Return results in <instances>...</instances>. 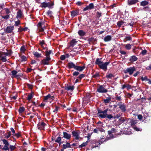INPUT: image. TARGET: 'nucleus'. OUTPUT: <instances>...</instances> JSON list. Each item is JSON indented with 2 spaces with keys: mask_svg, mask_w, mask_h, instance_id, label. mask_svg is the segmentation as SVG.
Returning <instances> with one entry per match:
<instances>
[{
  "mask_svg": "<svg viewBox=\"0 0 151 151\" xmlns=\"http://www.w3.org/2000/svg\"><path fill=\"white\" fill-rule=\"evenodd\" d=\"M7 52H4V55L6 56H10L12 54L13 52L11 50H7Z\"/></svg>",
  "mask_w": 151,
  "mask_h": 151,
  "instance_id": "nucleus-27",
  "label": "nucleus"
},
{
  "mask_svg": "<svg viewBox=\"0 0 151 151\" xmlns=\"http://www.w3.org/2000/svg\"><path fill=\"white\" fill-rule=\"evenodd\" d=\"M117 132L116 129L114 128H112L111 130H109L108 133L109 135V137L110 138H114V135L112 133H115Z\"/></svg>",
  "mask_w": 151,
  "mask_h": 151,
  "instance_id": "nucleus-13",
  "label": "nucleus"
},
{
  "mask_svg": "<svg viewBox=\"0 0 151 151\" xmlns=\"http://www.w3.org/2000/svg\"><path fill=\"white\" fill-rule=\"evenodd\" d=\"M46 124L43 122H41L38 123L37 124V128L38 129L41 130H44Z\"/></svg>",
  "mask_w": 151,
  "mask_h": 151,
  "instance_id": "nucleus-9",
  "label": "nucleus"
},
{
  "mask_svg": "<svg viewBox=\"0 0 151 151\" xmlns=\"http://www.w3.org/2000/svg\"><path fill=\"white\" fill-rule=\"evenodd\" d=\"M96 128L101 132H104V130L103 129L102 125L101 126L97 125L96 127Z\"/></svg>",
  "mask_w": 151,
  "mask_h": 151,
  "instance_id": "nucleus-32",
  "label": "nucleus"
},
{
  "mask_svg": "<svg viewBox=\"0 0 151 151\" xmlns=\"http://www.w3.org/2000/svg\"><path fill=\"white\" fill-rule=\"evenodd\" d=\"M88 41L89 42V44H90L91 42L94 43L95 41H96V39L93 37H91L88 40Z\"/></svg>",
  "mask_w": 151,
  "mask_h": 151,
  "instance_id": "nucleus-29",
  "label": "nucleus"
},
{
  "mask_svg": "<svg viewBox=\"0 0 151 151\" xmlns=\"http://www.w3.org/2000/svg\"><path fill=\"white\" fill-rule=\"evenodd\" d=\"M89 9H91L94 8V6L93 3H91L89 4L88 6Z\"/></svg>",
  "mask_w": 151,
  "mask_h": 151,
  "instance_id": "nucleus-51",
  "label": "nucleus"
},
{
  "mask_svg": "<svg viewBox=\"0 0 151 151\" xmlns=\"http://www.w3.org/2000/svg\"><path fill=\"white\" fill-rule=\"evenodd\" d=\"M100 76V74L98 72H96L95 74L93 75L92 77L93 78H99Z\"/></svg>",
  "mask_w": 151,
  "mask_h": 151,
  "instance_id": "nucleus-36",
  "label": "nucleus"
},
{
  "mask_svg": "<svg viewBox=\"0 0 151 151\" xmlns=\"http://www.w3.org/2000/svg\"><path fill=\"white\" fill-rule=\"evenodd\" d=\"M79 74V73L78 71H75L73 73V76H78Z\"/></svg>",
  "mask_w": 151,
  "mask_h": 151,
  "instance_id": "nucleus-60",
  "label": "nucleus"
},
{
  "mask_svg": "<svg viewBox=\"0 0 151 151\" xmlns=\"http://www.w3.org/2000/svg\"><path fill=\"white\" fill-rule=\"evenodd\" d=\"M55 142L58 143L59 145L63 143V142H61V137H59L56 139Z\"/></svg>",
  "mask_w": 151,
  "mask_h": 151,
  "instance_id": "nucleus-26",
  "label": "nucleus"
},
{
  "mask_svg": "<svg viewBox=\"0 0 151 151\" xmlns=\"http://www.w3.org/2000/svg\"><path fill=\"white\" fill-rule=\"evenodd\" d=\"M66 144H63V145L62 148L63 149H65L67 148H71V145H70V143L67 141L65 142Z\"/></svg>",
  "mask_w": 151,
  "mask_h": 151,
  "instance_id": "nucleus-19",
  "label": "nucleus"
},
{
  "mask_svg": "<svg viewBox=\"0 0 151 151\" xmlns=\"http://www.w3.org/2000/svg\"><path fill=\"white\" fill-rule=\"evenodd\" d=\"M53 98V96H51L50 94H49L47 96H44V100L45 101H46V100H47L49 99H52Z\"/></svg>",
  "mask_w": 151,
  "mask_h": 151,
  "instance_id": "nucleus-30",
  "label": "nucleus"
},
{
  "mask_svg": "<svg viewBox=\"0 0 151 151\" xmlns=\"http://www.w3.org/2000/svg\"><path fill=\"white\" fill-rule=\"evenodd\" d=\"M124 46L125 48L127 50H130L132 48L131 45L129 44L124 45Z\"/></svg>",
  "mask_w": 151,
  "mask_h": 151,
  "instance_id": "nucleus-34",
  "label": "nucleus"
},
{
  "mask_svg": "<svg viewBox=\"0 0 151 151\" xmlns=\"http://www.w3.org/2000/svg\"><path fill=\"white\" fill-rule=\"evenodd\" d=\"M138 1V0H128V4L129 5H131L135 4Z\"/></svg>",
  "mask_w": 151,
  "mask_h": 151,
  "instance_id": "nucleus-20",
  "label": "nucleus"
},
{
  "mask_svg": "<svg viewBox=\"0 0 151 151\" xmlns=\"http://www.w3.org/2000/svg\"><path fill=\"white\" fill-rule=\"evenodd\" d=\"M135 70L136 68L134 66L130 67L124 70V72L126 74L128 73L130 75H132Z\"/></svg>",
  "mask_w": 151,
  "mask_h": 151,
  "instance_id": "nucleus-4",
  "label": "nucleus"
},
{
  "mask_svg": "<svg viewBox=\"0 0 151 151\" xmlns=\"http://www.w3.org/2000/svg\"><path fill=\"white\" fill-rule=\"evenodd\" d=\"M78 42V41L76 40V39H73L68 43V48H69L71 47H73L74 46L77 44Z\"/></svg>",
  "mask_w": 151,
  "mask_h": 151,
  "instance_id": "nucleus-8",
  "label": "nucleus"
},
{
  "mask_svg": "<svg viewBox=\"0 0 151 151\" xmlns=\"http://www.w3.org/2000/svg\"><path fill=\"white\" fill-rule=\"evenodd\" d=\"M65 55H62L60 57V59L62 60H65Z\"/></svg>",
  "mask_w": 151,
  "mask_h": 151,
  "instance_id": "nucleus-64",
  "label": "nucleus"
},
{
  "mask_svg": "<svg viewBox=\"0 0 151 151\" xmlns=\"http://www.w3.org/2000/svg\"><path fill=\"white\" fill-rule=\"evenodd\" d=\"M133 128L134 130H135L136 131H142V129L138 128L135 126L133 127Z\"/></svg>",
  "mask_w": 151,
  "mask_h": 151,
  "instance_id": "nucleus-49",
  "label": "nucleus"
},
{
  "mask_svg": "<svg viewBox=\"0 0 151 151\" xmlns=\"http://www.w3.org/2000/svg\"><path fill=\"white\" fill-rule=\"evenodd\" d=\"M130 123L131 126L133 127L137 123V122L136 120H132L130 122Z\"/></svg>",
  "mask_w": 151,
  "mask_h": 151,
  "instance_id": "nucleus-40",
  "label": "nucleus"
},
{
  "mask_svg": "<svg viewBox=\"0 0 151 151\" xmlns=\"http://www.w3.org/2000/svg\"><path fill=\"white\" fill-rule=\"evenodd\" d=\"M21 61L22 62L23 61H26L27 60L26 57L24 55H22L21 57Z\"/></svg>",
  "mask_w": 151,
  "mask_h": 151,
  "instance_id": "nucleus-52",
  "label": "nucleus"
},
{
  "mask_svg": "<svg viewBox=\"0 0 151 151\" xmlns=\"http://www.w3.org/2000/svg\"><path fill=\"white\" fill-rule=\"evenodd\" d=\"M0 60H1L3 62H6L7 61L6 59V56H3L0 59Z\"/></svg>",
  "mask_w": 151,
  "mask_h": 151,
  "instance_id": "nucleus-47",
  "label": "nucleus"
},
{
  "mask_svg": "<svg viewBox=\"0 0 151 151\" xmlns=\"http://www.w3.org/2000/svg\"><path fill=\"white\" fill-rule=\"evenodd\" d=\"M149 4L148 1H142L140 3V5L141 6H144L147 5Z\"/></svg>",
  "mask_w": 151,
  "mask_h": 151,
  "instance_id": "nucleus-35",
  "label": "nucleus"
},
{
  "mask_svg": "<svg viewBox=\"0 0 151 151\" xmlns=\"http://www.w3.org/2000/svg\"><path fill=\"white\" fill-rule=\"evenodd\" d=\"M76 66L75 64L72 62H70L68 63V67L69 69L73 68L75 69Z\"/></svg>",
  "mask_w": 151,
  "mask_h": 151,
  "instance_id": "nucleus-16",
  "label": "nucleus"
},
{
  "mask_svg": "<svg viewBox=\"0 0 151 151\" xmlns=\"http://www.w3.org/2000/svg\"><path fill=\"white\" fill-rule=\"evenodd\" d=\"M63 136L62 138H65L67 139H70L71 137V135L70 134L68 133H67L64 132H63Z\"/></svg>",
  "mask_w": 151,
  "mask_h": 151,
  "instance_id": "nucleus-15",
  "label": "nucleus"
},
{
  "mask_svg": "<svg viewBox=\"0 0 151 151\" xmlns=\"http://www.w3.org/2000/svg\"><path fill=\"white\" fill-rule=\"evenodd\" d=\"M43 23L42 22H39L37 24V26L38 28L39 31V32H42L44 31V28H45V26L42 27V25H44Z\"/></svg>",
  "mask_w": 151,
  "mask_h": 151,
  "instance_id": "nucleus-10",
  "label": "nucleus"
},
{
  "mask_svg": "<svg viewBox=\"0 0 151 151\" xmlns=\"http://www.w3.org/2000/svg\"><path fill=\"white\" fill-rule=\"evenodd\" d=\"M122 103V102L119 103L117 104V105L119 106V108L121 109L122 112H125L126 111V106L124 104H121Z\"/></svg>",
  "mask_w": 151,
  "mask_h": 151,
  "instance_id": "nucleus-11",
  "label": "nucleus"
},
{
  "mask_svg": "<svg viewBox=\"0 0 151 151\" xmlns=\"http://www.w3.org/2000/svg\"><path fill=\"white\" fill-rule=\"evenodd\" d=\"M40 45H41L42 48L44 49H45V48H47L46 47H44V45H46V44L45 43V41L42 40H40L39 41Z\"/></svg>",
  "mask_w": 151,
  "mask_h": 151,
  "instance_id": "nucleus-31",
  "label": "nucleus"
},
{
  "mask_svg": "<svg viewBox=\"0 0 151 151\" xmlns=\"http://www.w3.org/2000/svg\"><path fill=\"white\" fill-rule=\"evenodd\" d=\"M2 18L4 19H7L9 18V15L7 14V15L5 16H2Z\"/></svg>",
  "mask_w": 151,
  "mask_h": 151,
  "instance_id": "nucleus-59",
  "label": "nucleus"
},
{
  "mask_svg": "<svg viewBox=\"0 0 151 151\" xmlns=\"http://www.w3.org/2000/svg\"><path fill=\"white\" fill-rule=\"evenodd\" d=\"M64 88L67 91H72L74 89V86H68V85L67 84H65Z\"/></svg>",
  "mask_w": 151,
  "mask_h": 151,
  "instance_id": "nucleus-12",
  "label": "nucleus"
},
{
  "mask_svg": "<svg viewBox=\"0 0 151 151\" xmlns=\"http://www.w3.org/2000/svg\"><path fill=\"white\" fill-rule=\"evenodd\" d=\"M85 68V66L84 65H83L82 66L76 65L75 69L79 72H81Z\"/></svg>",
  "mask_w": 151,
  "mask_h": 151,
  "instance_id": "nucleus-18",
  "label": "nucleus"
},
{
  "mask_svg": "<svg viewBox=\"0 0 151 151\" xmlns=\"http://www.w3.org/2000/svg\"><path fill=\"white\" fill-rule=\"evenodd\" d=\"M98 113L97 114H99L98 115V117L101 118H106L107 119H108L110 120L111 119L113 118V116L112 114H107V111H110L108 108L105 109L104 111H102L99 108L97 109Z\"/></svg>",
  "mask_w": 151,
  "mask_h": 151,
  "instance_id": "nucleus-1",
  "label": "nucleus"
},
{
  "mask_svg": "<svg viewBox=\"0 0 151 151\" xmlns=\"http://www.w3.org/2000/svg\"><path fill=\"white\" fill-rule=\"evenodd\" d=\"M24 110L25 108L24 107H21L19 108V113H22Z\"/></svg>",
  "mask_w": 151,
  "mask_h": 151,
  "instance_id": "nucleus-45",
  "label": "nucleus"
},
{
  "mask_svg": "<svg viewBox=\"0 0 151 151\" xmlns=\"http://www.w3.org/2000/svg\"><path fill=\"white\" fill-rule=\"evenodd\" d=\"M119 121L121 124L124 123L125 121L124 117H122L119 119Z\"/></svg>",
  "mask_w": 151,
  "mask_h": 151,
  "instance_id": "nucleus-54",
  "label": "nucleus"
},
{
  "mask_svg": "<svg viewBox=\"0 0 151 151\" xmlns=\"http://www.w3.org/2000/svg\"><path fill=\"white\" fill-rule=\"evenodd\" d=\"M33 93V92H32L28 96V97L27 99V100L29 101L33 97V96L32 95Z\"/></svg>",
  "mask_w": 151,
  "mask_h": 151,
  "instance_id": "nucleus-43",
  "label": "nucleus"
},
{
  "mask_svg": "<svg viewBox=\"0 0 151 151\" xmlns=\"http://www.w3.org/2000/svg\"><path fill=\"white\" fill-rule=\"evenodd\" d=\"M9 148V149H10L11 151H13L16 149V147L15 146L10 145Z\"/></svg>",
  "mask_w": 151,
  "mask_h": 151,
  "instance_id": "nucleus-42",
  "label": "nucleus"
},
{
  "mask_svg": "<svg viewBox=\"0 0 151 151\" xmlns=\"http://www.w3.org/2000/svg\"><path fill=\"white\" fill-rule=\"evenodd\" d=\"M45 49L46 51L44 53L45 54V55L46 56V58L45 59L42 60L41 61L42 64L44 65L49 64V61L51 60L50 55L52 53V50H48V48H47Z\"/></svg>",
  "mask_w": 151,
  "mask_h": 151,
  "instance_id": "nucleus-2",
  "label": "nucleus"
},
{
  "mask_svg": "<svg viewBox=\"0 0 151 151\" xmlns=\"http://www.w3.org/2000/svg\"><path fill=\"white\" fill-rule=\"evenodd\" d=\"M13 29L14 26H8L6 29H4V31L6 33H11Z\"/></svg>",
  "mask_w": 151,
  "mask_h": 151,
  "instance_id": "nucleus-14",
  "label": "nucleus"
},
{
  "mask_svg": "<svg viewBox=\"0 0 151 151\" xmlns=\"http://www.w3.org/2000/svg\"><path fill=\"white\" fill-rule=\"evenodd\" d=\"M126 88L127 90L131 89L132 88V86L131 85L127 84Z\"/></svg>",
  "mask_w": 151,
  "mask_h": 151,
  "instance_id": "nucleus-62",
  "label": "nucleus"
},
{
  "mask_svg": "<svg viewBox=\"0 0 151 151\" xmlns=\"http://www.w3.org/2000/svg\"><path fill=\"white\" fill-rule=\"evenodd\" d=\"M115 98L116 100L119 101H121L122 100L121 96H118V95L115 97Z\"/></svg>",
  "mask_w": 151,
  "mask_h": 151,
  "instance_id": "nucleus-53",
  "label": "nucleus"
},
{
  "mask_svg": "<svg viewBox=\"0 0 151 151\" xmlns=\"http://www.w3.org/2000/svg\"><path fill=\"white\" fill-rule=\"evenodd\" d=\"M3 143L4 144V147L2 148V150L5 151L9 150V148L8 147L9 146H10L9 143L7 140L5 139H3L2 140Z\"/></svg>",
  "mask_w": 151,
  "mask_h": 151,
  "instance_id": "nucleus-6",
  "label": "nucleus"
},
{
  "mask_svg": "<svg viewBox=\"0 0 151 151\" xmlns=\"http://www.w3.org/2000/svg\"><path fill=\"white\" fill-rule=\"evenodd\" d=\"M124 23V22L122 20L119 21L117 23V25L118 27H120Z\"/></svg>",
  "mask_w": 151,
  "mask_h": 151,
  "instance_id": "nucleus-38",
  "label": "nucleus"
},
{
  "mask_svg": "<svg viewBox=\"0 0 151 151\" xmlns=\"http://www.w3.org/2000/svg\"><path fill=\"white\" fill-rule=\"evenodd\" d=\"M47 14L50 17H52V11L48 10L47 12Z\"/></svg>",
  "mask_w": 151,
  "mask_h": 151,
  "instance_id": "nucleus-50",
  "label": "nucleus"
},
{
  "mask_svg": "<svg viewBox=\"0 0 151 151\" xmlns=\"http://www.w3.org/2000/svg\"><path fill=\"white\" fill-rule=\"evenodd\" d=\"M89 141V139L86 142H83L80 145H79L78 147H76V148H81L83 147H85L88 145V143Z\"/></svg>",
  "mask_w": 151,
  "mask_h": 151,
  "instance_id": "nucleus-22",
  "label": "nucleus"
},
{
  "mask_svg": "<svg viewBox=\"0 0 151 151\" xmlns=\"http://www.w3.org/2000/svg\"><path fill=\"white\" fill-rule=\"evenodd\" d=\"M47 2H43L41 4L40 6L42 8H46L48 6L47 5Z\"/></svg>",
  "mask_w": 151,
  "mask_h": 151,
  "instance_id": "nucleus-37",
  "label": "nucleus"
},
{
  "mask_svg": "<svg viewBox=\"0 0 151 151\" xmlns=\"http://www.w3.org/2000/svg\"><path fill=\"white\" fill-rule=\"evenodd\" d=\"M85 75L84 74H81L80 75L78 78L80 80H81L85 76Z\"/></svg>",
  "mask_w": 151,
  "mask_h": 151,
  "instance_id": "nucleus-55",
  "label": "nucleus"
},
{
  "mask_svg": "<svg viewBox=\"0 0 151 151\" xmlns=\"http://www.w3.org/2000/svg\"><path fill=\"white\" fill-rule=\"evenodd\" d=\"M147 51L146 50H143L141 52V54L144 55L146 54Z\"/></svg>",
  "mask_w": 151,
  "mask_h": 151,
  "instance_id": "nucleus-61",
  "label": "nucleus"
},
{
  "mask_svg": "<svg viewBox=\"0 0 151 151\" xmlns=\"http://www.w3.org/2000/svg\"><path fill=\"white\" fill-rule=\"evenodd\" d=\"M26 50L25 47L24 45L22 46L20 48V50L21 51L24 52Z\"/></svg>",
  "mask_w": 151,
  "mask_h": 151,
  "instance_id": "nucleus-63",
  "label": "nucleus"
},
{
  "mask_svg": "<svg viewBox=\"0 0 151 151\" xmlns=\"http://www.w3.org/2000/svg\"><path fill=\"white\" fill-rule=\"evenodd\" d=\"M102 58H97L95 62V64L98 65L99 68L103 70H105L107 69V66L109 64L110 62H106L104 63L101 61Z\"/></svg>",
  "mask_w": 151,
  "mask_h": 151,
  "instance_id": "nucleus-3",
  "label": "nucleus"
},
{
  "mask_svg": "<svg viewBox=\"0 0 151 151\" xmlns=\"http://www.w3.org/2000/svg\"><path fill=\"white\" fill-rule=\"evenodd\" d=\"M72 136L75 137L76 140H78L80 138V134L81 133L80 131L79 130L73 131L72 132Z\"/></svg>",
  "mask_w": 151,
  "mask_h": 151,
  "instance_id": "nucleus-7",
  "label": "nucleus"
},
{
  "mask_svg": "<svg viewBox=\"0 0 151 151\" xmlns=\"http://www.w3.org/2000/svg\"><path fill=\"white\" fill-rule=\"evenodd\" d=\"M141 79L142 81H144L145 80L147 81V79H148V78H147V76H145L144 77H141Z\"/></svg>",
  "mask_w": 151,
  "mask_h": 151,
  "instance_id": "nucleus-58",
  "label": "nucleus"
},
{
  "mask_svg": "<svg viewBox=\"0 0 151 151\" xmlns=\"http://www.w3.org/2000/svg\"><path fill=\"white\" fill-rule=\"evenodd\" d=\"M33 54L34 55V56L37 58L41 57H42L41 55V54H40L37 52L34 51L33 52Z\"/></svg>",
  "mask_w": 151,
  "mask_h": 151,
  "instance_id": "nucleus-25",
  "label": "nucleus"
},
{
  "mask_svg": "<svg viewBox=\"0 0 151 151\" xmlns=\"http://www.w3.org/2000/svg\"><path fill=\"white\" fill-rule=\"evenodd\" d=\"M11 135V132L9 131L8 133H7L5 134V138L6 139H7L9 138V137H10Z\"/></svg>",
  "mask_w": 151,
  "mask_h": 151,
  "instance_id": "nucleus-46",
  "label": "nucleus"
},
{
  "mask_svg": "<svg viewBox=\"0 0 151 151\" xmlns=\"http://www.w3.org/2000/svg\"><path fill=\"white\" fill-rule=\"evenodd\" d=\"M107 78L111 79L112 77H114V76L111 73H110L108 75H106V76Z\"/></svg>",
  "mask_w": 151,
  "mask_h": 151,
  "instance_id": "nucleus-44",
  "label": "nucleus"
},
{
  "mask_svg": "<svg viewBox=\"0 0 151 151\" xmlns=\"http://www.w3.org/2000/svg\"><path fill=\"white\" fill-rule=\"evenodd\" d=\"M23 14L22 12L21 9H19L17 12L16 17L17 18H20Z\"/></svg>",
  "mask_w": 151,
  "mask_h": 151,
  "instance_id": "nucleus-21",
  "label": "nucleus"
},
{
  "mask_svg": "<svg viewBox=\"0 0 151 151\" xmlns=\"http://www.w3.org/2000/svg\"><path fill=\"white\" fill-rule=\"evenodd\" d=\"M21 132H19L16 133H15L14 136H16L17 138H18L19 137L21 136Z\"/></svg>",
  "mask_w": 151,
  "mask_h": 151,
  "instance_id": "nucleus-56",
  "label": "nucleus"
},
{
  "mask_svg": "<svg viewBox=\"0 0 151 151\" xmlns=\"http://www.w3.org/2000/svg\"><path fill=\"white\" fill-rule=\"evenodd\" d=\"M12 75V76L13 77L16 78L17 73V72L15 70H13L11 72Z\"/></svg>",
  "mask_w": 151,
  "mask_h": 151,
  "instance_id": "nucleus-39",
  "label": "nucleus"
},
{
  "mask_svg": "<svg viewBox=\"0 0 151 151\" xmlns=\"http://www.w3.org/2000/svg\"><path fill=\"white\" fill-rule=\"evenodd\" d=\"M111 40V37L110 35H108L106 36L104 39V40L105 42H108Z\"/></svg>",
  "mask_w": 151,
  "mask_h": 151,
  "instance_id": "nucleus-24",
  "label": "nucleus"
},
{
  "mask_svg": "<svg viewBox=\"0 0 151 151\" xmlns=\"http://www.w3.org/2000/svg\"><path fill=\"white\" fill-rule=\"evenodd\" d=\"M138 59L134 55H133L130 58L129 61L131 62L136 61Z\"/></svg>",
  "mask_w": 151,
  "mask_h": 151,
  "instance_id": "nucleus-28",
  "label": "nucleus"
},
{
  "mask_svg": "<svg viewBox=\"0 0 151 151\" xmlns=\"http://www.w3.org/2000/svg\"><path fill=\"white\" fill-rule=\"evenodd\" d=\"M4 10H5L6 13L7 14L9 15V14L11 12L8 8H5Z\"/></svg>",
  "mask_w": 151,
  "mask_h": 151,
  "instance_id": "nucleus-57",
  "label": "nucleus"
},
{
  "mask_svg": "<svg viewBox=\"0 0 151 151\" xmlns=\"http://www.w3.org/2000/svg\"><path fill=\"white\" fill-rule=\"evenodd\" d=\"M48 6L47 7L49 8H51L52 6L54 5V3L53 2L51 1L50 2H47Z\"/></svg>",
  "mask_w": 151,
  "mask_h": 151,
  "instance_id": "nucleus-41",
  "label": "nucleus"
},
{
  "mask_svg": "<svg viewBox=\"0 0 151 151\" xmlns=\"http://www.w3.org/2000/svg\"><path fill=\"white\" fill-rule=\"evenodd\" d=\"M78 35L81 37L84 36L86 34V32L82 30H79L78 32Z\"/></svg>",
  "mask_w": 151,
  "mask_h": 151,
  "instance_id": "nucleus-23",
  "label": "nucleus"
},
{
  "mask_svg": "<svg viewBox=\"0 0 151 151\" xmlns=\"http://www.w3.org/2000/svg\"><path fill=\"white\" fill-rule=\"evenodd\" d=\"M111 97H108L106 99H104V103L105 104H108L110 102V101H111Z\"/></svg>",
  "mask_w": 151,
  "mask_h": 151,
  "instance_id": "nucleus-33",
  "label": "nucleus"
},
{
  "mask_svg": "<svg viewBox=\"0 0 151 151\" xmlns=\"http://www.w3.org/2000/svg\"><path fill=\"white\" fill-rule=\"evenodd\" d=\"M101 16V13L99 12H97L96 13V17L97 18H99Z\"/></svg>",
  "mask_w": 151,
  "mask_h": 151,
  "instance_id": "nucleus-48",
  "label": "nucleus"
},
{
  "mask_svg": "<svg viewBox=\"0 0 151 151\" xmlns=\"http://www.w3.org/2000/svg\"><path fill=\"white\" fill-rule=\"evenodd\" d=\"M70 12L71 17H72L77 16L79 14V11L77 10H73Z\"/></svg>",
  "mask_w": 151,
  "mask_h": 151,
  "instance_id": "nucleus-17",
  "label": "nucleus"
},
{
  "mask_svg": "<svg viewBox=\"0 0 151 151\" xmlns=\"http://www.w3.org/2000/svg\"><path fill=\"white\" fill-rule=\"evenodd\" d=\"M99 86L97 88V91L99 93H106L108 90L104 88L103 85H99Z\"/></svg>",
  "mask_w": 151,
  "mask_h": 151,
  "instance_id": "nucleus-5",
  "label": "nucleus"
}]
</instances>
